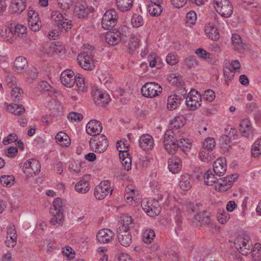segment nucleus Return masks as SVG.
Returning a JSON list of instances; mask_svg holds the SVG:
<instances>
[{
	"instance_id": "nucleus-1",
	"label": "nucleus",
	"mask_w": 261,
	"mask_h": 261,
	"mask_svg": "<svg viewBox=\"0 0 261 261\" xmlns=\"http://www.w3.org/2000/svg\"><path fill=\"white\" fill-rule=\"evenodd\" d=\"M83 47V50L77 56L78 63L83 69L92 70L95 67L93 59L95 53L94 47L90 44H84Z\"/></svg>"
},
{
	"instance_id": "nucleus-2",
	"label": "nucleus",
	"mask_w": 261,
	"mask_h": 261,
	"mask_svg": "<svg viewBox=\"0 0 261 261\" xmlns=\"http://www.w3.org/2000/svg\"><path fill=\"white\" fill-rule=\"evenodd\" d=\"M64 209V205L62 200L60 198H56L53 202V208H51V214L53 218L50 222L53 225L61 224L63 220V211Z\"/></svg>"
},
{
	"instance_id": "nucleus-3",
	"label": "nucleus",
	"mask_w": 261,
	"mask_h": 261,
	"mask_svg": "<svg viewBox=\"0 0 261 261\" xmlns=\"http://www.w3.org/2000/svg\"><path fill=\"white\" fill-rule=\"evenodd\" d=\"M214 7L222 16L229 17L233 12V7L229 0H214Z\"/></svg>"
},
{
	"instance_id": "nucleus-4",
	"label": "nucleus",
	"mask_w": 261,
	"mask_h": 261,
	"mask_svg": "<svg viewBox=\"0 0 261 261\" xmlns=\"http://www.w3.org/2000/svg\"><path fill=\"white\" fill-rule=\"evenodd\" d=\"M118 16L114 9L107 11L103 15L101 24L106 30H110L114 27L117 23Z\"/></svg>"
},
{
	"instance_id": "nucleus-5",
	"label": "nucleus",
	"mask_w": 261,
	"mask_h": 261,
	"mask_svg": "<svg viewBox=\"0 0 261 261\" xmlns=\"http://www.w3.org/2000/svg\"><path fill=\"white\" fill-rule=\"evenodd\" d=\"M141 93L143 96L153 98L162 93V88L155 82H148L145 84L141 88Z\"/></svg>"
},
{
	"instance_id": "nucleus-6",
	"label": "nucleus",
	"mask_w": 261,
	"mask_h": 261,
	"mask_svg": "<svg viewBox=\"0 0 261 261\" xmlns=\"http://www.w3.org/2000/svg\"><path fill=\"white\" fill-rule=\"evenodd\" d=\"M164 146L167 151L171 154L175 153L179 148L174 136V132L167 130L164 135Z\"/></svg>"
},
{
	"instance_id": "nucleus-7",
	"label": "nucleus",
	"mask_w": 261,
	"mask_h": 261,
	"mask_svg": "<svg viewBox=\"0 0 261 261\" xmlns=\"http://www.w3.org/2000/svg\"><path fill=\"white\" fill-rule=\"evenodd\" d=\"M52 20L55 22L54 24L57 26L60 30L67 31L68 28H71V23L65 16L58 11H53L51 15Z\"/></svg>"
},
{
	"instance_id": "nucleus-8",
	"label": "nucleus",
	"mask_w": 261,
	"mask_h": 261,
	"mask_svg": "<svg viewBox=\"0 0 261 261\" xmlns=\"http://www.w3.org/2000/svg\"><path fill=\"white\" fill-rule=\"evenodd\" d=\"M40 168L39 162L37 160L32 159L23 164L22 170L27 176H33L40 172Z\"/></svg>"
},
{
	"instance_id": "nucleus-9",
	"label": "nucleus",
	"mask_w": 261,
	"mask_h": 261,
	"mask_svg": "<svg viewBox=\"0 0 261 261\" xmlns=\"http://www.w3.org/2000/svg\"><path fill=\"white\" fill-rule=\"evenodd\" d=\"M113 190L110 188V182L109 180H104L95 188L94 196L99 200L103 199L108 194L111 195Z\"/></svg>"
},
{
	"instance_id": "nucleus-10",
	"label": "nucleus",
	"mask_w": 261,
	"mask_h": 261,
	"mask_svg": "<svg viewBox=\"0 0 261 261\" xmlns=\"http://www.w3.org/2000/svg\"><path fill=\"white\" fill-rule=\"evenodd\" d=\"M92 95L93 97V100L95 104L100 106H103L107 105L110 100L109 95L97 87L92 89Z\"/></svg>"
},
{
	"instance_id": "nucleus-11",
	"label": "nucleus",
	"mask_w": 261,
	"mask_h": 261,
	"mask_svg": "<svg viewBox=\"0 0 261 261\" xmlns=\"http://www.w3.org/2000/svg\"><path fill=\"white\" fill-rule=\"evenodd\" d=\"M201 95L198 91L191 90L186 98V105L191 110H195L200 106Z\"/></svg>"
},
{
	"instance_id": "nucleus-12",
	"label": "nucleus",
	"mask_w": 261,
	"mask_h": 261,
	"mask_svg": "<svg viewBox=\"0 0 261 261\" xmlns=\"http://www.w3.org/2000/svg\"><path fill=\"white\" fill-rule=\"evenodd\" d=\"M97 139V142L90 144L91 147L95 152L101 153L105 152L108 147V141L106 137L103 135L97 136L95 137Z\"/></svg>"
},
{
	"instance_id": "nucleus-13",
	"label": "nucleus",
	"mask_w": 261,
	"mask_h": 261,
	"mask_svg": "<svg viewBox=\"0 0 261 261\" xmlns=\"http://www.w3.org/2000/svg\"><path fill=\"white\" fill-rule=\"evenodd\" d=\"M114 237V233L111 230L107 228L99 230L96 234L98 242L101 244L111 242Z\"/></svg>"
},
{
	"instance_id": "nucleus-14",
	"label": "nucleus",
	"mask_w": 261,
	"mask_h": 261,
	"mask_svg": "<svg viewBox=\"0 0 261 261\" xmlns=\"http://www.w3.org/2000/svg\"><path fill=\"white\" fill-rule=\"evenodd\" d=\"M74 75V73L72 70H66L63 71L60 75L62 84L67 87H72L75 83Z\"/></svg>"
},
{
	"instance_id": "nucleus-15",
	"label": "nucleus",
	"mask_w": 261,
	"mask_h": 261,
	"mask_svg": "<svg viewBox=\"0 0 261 261\" xmlns=\"http://www.w3.org/2000/svg\"><path fill=\"white\" fill-rule=\"evenodd\" d=\"M123 37V35L117 30H113L107 33L105 36L106 41L111 45H117Z\"/></svg>"
},
{
	"instance_id": "nucleus-16",
	"label": "nucleus",
	"mask_w": 261,
	"mask_h": 261,
	"mask_svg": "<svg viewBox=\"0 0 261 261\" xmlns=\"http://www.w3.org/2000/svg\"><path fill=\"white\" fill-rule=\"evenodd\" d=\"M119 225L117 229V232L129 231L130 228L134 226L133 219L130 216L123 214L120 217Z\"/></svg>"
},
{
	"instance_id": "nucleus-17",
	"label": "nucleus",
	"mask_w": 261,
	"mask_h": 261,
	"mask_svg": "<svg viewBox=\"0 0 261 261\" xmlns=\"http://www.w3.org/2000/svg\"><path fill=\"white\" fill-rule=\"evenodd\" d=\"M28 24L31 30L36 32L39 31L41 27L38 14L35 11H30L28 13Z\"/></svg>"
},
{
	"instance_id": "nucleus-18",
	"label": "nucleus",
	"mask_w": 261,
	"mask_h": 261,
	"mask_svg": "<svg viewBox=\"0 0 261 261\" xmlns=\"http://www.w3.org/2000/svg\"><path fill=\"white\" fill-rule=\"evenodd\" d=\"M102 126L100 121L96 120H90L86 125L87 133L93 136L99 135L101 132Z\"/></svg>"
},
{
	"instance_id": "nucleus-19",
	"label": "nucleus",
	"mask_w": 261,
	"mask_h": 261,
	"mask_svg": "<svg viewBox=\"0 0 261 261\" xmlns=\"http://www.w3.org/2000/svg\"><path fill=\"white\" fill-rule=\"evenodd\" d=\"M213 171L218 176H223L226 171V159L220 158L214 163Z\"/></svg>"
},
{
	"instance_id": "nucleus-20",
	"label": "nucleus",
	"mask_w": 261,
	"mask_h": 261,
	"mask_svg": "<svg viewBox=\"0 0 261 261\" xmlns=\"http://www.w3.org/2000/svg\"><path fill=\"white\" fill-rule=\"evenodd\" d=\"M240 130L243 136L252 138L253 129L250 121L248 119H243L240 124Z\"/></svg>"
},
{
	"instance_id": "nucleus-21",
	"label": "nucleus",
	"mask_w": 261,
	"mask_h": 261,
	"mask_svg": "<svg viewBox=\"0 0 261 261\" xmlns=\"http://www.w3.org/2000/svg\"><path fill=\"white\" fill-rule=\"evenodd\" d=\"M140 146L143 150H150L154 145L152 137L149 134H144L140 138Z\"/></svg>"
},
{
	"instance_id": "nucleus-22",
	"label": "nucleus",
	"mask_w": 261,
	"mask_h": 261,
	"mask_svg": "<svg viewBox=\"0 0 261 261\" xmlns=\"http://www.w3.org/2000/svg\"><path fill=\"white\" fill-rule=\"evenodd\" d=\"M27 0H12L10 8L12 13L21 14L26 8Z\"/></svg>"
},
{
	"instance_id": "nucleus-23",
	"label": "nucleus",
	"mask_w": 261,
	"mask_h": 261,
	"mask_svg": "<svg viewBox=\"0 0 261 261\" xmlns=\"http://www.w3.org/2000/svg\"><path fill=\"white\" fill-rule=\"evenodd\" d=\"M185 98L184 95H172L167 99V108L169 110L175 109L180 103V101Z\"/></svg>"
},
{
	"instance_id": "nucleus-24",
	"label": "nucleus",
	"mask_w": 261,
	"mask_h": 261,
	"mask_svg": "<svg viewBox=\"0 0 261 261\" xmlns=\"http://www.w3.org/2000/svg\"><path fill=\"white\" fill-rule=\"evenodd\" d=\"M15 70L19 73L23 72L28 66V61L23 57H17L14 62Z\"/></svg>"
},
{
	"instance_id": "nucleus-25",
	"label": "nucleus",
	"mask_w": 261,
	"mask_h": 261,
	"mask_svg": "<svg viewBox=\"0 0 261 261\" xmlns=\"http://www.w3.org/2000/svg\"><path fill=\"white\" fill-rule=\"evenodd\" d=\"M117 232L119 243L124 247H127L132 243V235L129 231Z\"/></svg>"
},
{
	"instance_id": "nucleus-26",
	"label": "nucleus",
	"mask_w": 261,
	"mask_h": 261,
	"mask_svg": "<svg viewBox=\"0 0 261 261\" xmlns=\"http://www.w3.org/2000/svg\"><path fill=\"white\" fill-rule=\"evenodd\" d=\"M193 180L189 174L185 173L181 176L179 181L180 189L184 191L190 190L192 186Z\"/></svg>"
},
{
	"instance_id": "nucleus-27",
	"label": "nucleus",
	"mask_w": 261,
	"mask_h": 261,
	"mask_svg": "<svg viewBox=\"0 0 261 261\" xmlns=\"http://www.w3.org/2000/svg\"><path fill=\"white\" fill-rule=\"evenodd\" d=\"M168 168L173 173H177L181 168V160L175 157L172 158L168 160Z\"/></svg>"
},
{
	"instance_id": "nucleus-28",
	"label": "nucleus",
	"mask_w": 261,
	"mask_h": 261,
	"mask_svg": "<svg viewBox=\"0 0 261 261\" xmlns=\"http://www.w3.org/2000/svg\"><path fill=\"white\" fill-rule=\"evenodd\" d=\"M8 31H12L13 36L17 37H22L27 34V28L22 24L16 23H11V29Z\"/></svg>"
},
{
	"instance_id": "nucleus-29",
	"label": "nucleus",
	"mask_w": 261,
	"mask_h": 261,
	"mask_svg": "<svg viewBox=\"0 0 261 261\" xmlns=\"http://www.w3.org/2000/svg\"><path fill=\"white\" fill-rule=\"evenodd\" d=\"M142 208L147 214V215L153 217L158 215L161 210V207L159 206L157 202H154V205L153 204L148 205H145Z\"/></svg>"
},
{
	"instance_id": "nucleus-30",
	"label": "nucleus",
	"mask_w": 261,
	"mask_h": 261,
	"mask_svg": "<svg viewBox=\"0 0 261 261\" xmlns=\"http://www.w3.org/2000/svg\"><path fill=\"white\" fill-rule=\"evenodd\" d=\"M205 33L207 37L212 40H217L220 37L217 29L211 23H208L205 26Z\"/></svg>"
},
{
	"instance_id": "nucleus-31",
	"label": "nucleus",
	"mask_w": 261,
	"mask_h": 261,
	"mask_svg": "<svg viewBox=\"0 0 261 261\" xmlns=\"http://www.w3.org/2000/svg\"><path fill=\"white\" fill-rule=\"evenodd\" d=\"M231 41L235 50L242 53L245 49V44L243 43L240 35L237 34H233L231 37Z\"/></svg>"
},
{
	"instance_id": "nucleus-32",
	"label": "nucleus",
	"mask_w": 261,
	"mask_h": 261,
	"mask_svg": "<svg viewBox=\"0 0 261 261\" xmlns=\"http://www.w3.org/2000/svg\"><path fill=\"white\" fill-rule=\"evenodd\" d=\"M55 138L58 144L61 146L67 147L70 144V139L69 136L63 132L58 133Z\"/></svg>"
},
{
	"instance_id": "nucleus-33",
	"label": "nucleus",
	"mask_w": 261,
	"mask_h": 261,
	"mask_svg": "<svg viewBox=\"0 0 261 261\" xmlns=\"http://www.w3.org/2000/svg\"><path fill=\"white\" fill-rule=\"evenodd\" d=\"M90 189L89 184L88 181L83 179L77 182L75 185V190L76 192L85 194Z\"/></svg>"
},
{
	"instance_id": "nucleus-34",
	"label": "nucleus",
	"mask_w": 261,
	"mask_h": 261,
	"mask_svg": "<svg viewBox=\"0 0 261 261\" xmlns=\"http://www.w3.org/2000/svg\"><path fill=\"white\" fill-rule=\"evenodd\" d=\"M89 12L90 11L88 7L82 5L76 6L75 8V13L79 18H87Z\"/></svg>"
},
{
	"instance_id": "nucleus-35",
	"label": "nucleus",
	"mask_w": 261,
	"mask_h": 261,
	"mask_svg": "<svg viewBox=\"0 0 261 261\" xmlns=\"http://www.w3.org/2000/svg\"><path fill=\"white\" fill-rule=\"evenodd\" d=\"M148 11L149 14L153 17H158L160 16L162 11L163 8L160 4H149L148 6Z\"/></svg>"
},
{
	"instance_id": "nucleus-36",
	"label": "nucleus",
	"mask_w": 261,
	"mask_h": 261,
	"mask_svg": "<svg viewBox=\"0 0 261 261\" xmlns=\"http://www.w3.org/2000/svg\"><path fill=\"white\" fill-rule=\"evenodd\" d=\"M118 8L121 11H127L133 6V0H116Z\"/></svg>"
},
{
	"instance_id": "nucleus-37",
	"label": "nucleus",
	"mask_w": 261,
	"mask_h": 261,
	"mask_svg": "<svg viewBox=\"0 0 261 261\" xmlns=\"http://www.w3.org/2000/svg\"><path fill=\"white\" fill-rule=\"evenodd\" d=\"M203 178L205 184L208 186H212L217 181L219 183V179H218L210 170H208L205 173ZM220 182H221L220 180Z\"/></svg>"
},
{
	"instance_id": "nucleus-38",
	"label": "nucleus",
	"mask_w": 261,
	"mask_h": 261,
	"mask_svg": "<svg viewBox=\"0 0 261 261\" xmlns=\"http://www.w3.org/2000/svg\"><path fill=\"white\" fill-rule=\"evenodd\" d=\"M210 213L207 212L203 211L198 213L195 218L202 225L207 224L210 222Z\"/></svg>"
},
{
	"instance_id": "nucleus-39",
	"label": "nucleus",
	"mask_w": 261,
	"mask_h": 261,
	"mask_svg": "<svg viewBox=\"0 0 261 261\" xmlns=\"http://www.w3.org/2000/svg\"><path fill=\"white\" fill-rule=\"evenodd\" d=\"M7 25H6L1 29L0 34L7 41H9L10 40H11L14 36L12 34V31L9 32L8 31L9 29L10 30L11 29V23L10 24L9 23H7Z\"/></svg>"
},
{
	"instance_id": "nucleus-40",
	"label": "nucleus",
	"mask_w": 261,
	"mask_h": 261,
	"mask_svg": "<svg viewBox=\"0 0 261 261\" xmlns=\"http://www.w3.org/2000/svg\"><path fill=\"white\" fill-rule=\"evenodd\" d=\"M184 118L182 116L175 117L170 124L172 129H177L184 126Z\"/></svg>"
},
{
	"instance_id": "nucleus-41",
	"label": "nucleus",
	"mask_w": 261,
	"mask_h": 261,
	"mask_svg": "<svg viewBox=\"0 0 261 261\" xmlns=\"http://www.w3.org/2000/svg\"><path fill=\"white\" fill-rule=\"evenodd\" d=\"M58 7L63 11L69 10L72 6L74 0H57Z\"/></svg>"
},
{
	"instance_id": "nucleus-42",
	"label": "nucleus",
	"mask_w": 261,
	"mask_h": 261,
	"mask_svg": "<svg viewBox=\"0 0 261 261\" xmlns=\"http://www.w3.org/2000/svg\"><path fill=\"white\" fill-rule=\"evenodd\" d=\"M251 253V255L254 260L260 261L261 260V245L258 243H255Z\"/></svg>"
},
{
	"instance_id": "nucleus-43",
	"label": "nucleus",
	"mask_w": 261,
	"mask_h": 261,
	"mask_svg": "<svg viewBox=\"0 0 261 261\" xmlns=\"http://www.w3.org/2000/svg\"><path fill=\"white\" fill-rule=\"evenodd\" d=\"M176 141L178 144V147L181 149L183 151L185 152L187 149L190 148L191 144L189 143V140L188 139L184 138L175 137Z\"/></svg>"
},
{
	"instance_id": "nucleus-44",
	"label": "nucleus",
	"mask_w": 261,
	"mask_h": 261,
	"mask_svg": "<svg viewBox=\"0 0 261 261\" xmlns=\"http://www.w3.org/2000/svg\"><path fill=\"white\" fill-rule=\"evenodd\" d=\"M237 178L238 175L237 174L227 176L223 178H220L219 180H220L221 182H219V184L221 186L227 185H230Z\"/></svg>"
},
{
	"instance_id": "nucleus-45",
	"label": "nucleus",
	"mask_w": 261,
	"mask_h": 261,
	"mask_svg": "<svg viewBox=\"0 0 261 261\" xmlns=\"http://www.w3.org/2000/svg\"><path fill=\"white\" fill-rule=\"evenodd\" d=\"M155 236L154 230L149 229L146 230L143 233V241L145 243H150L153 240Z\"/></svg>"
},
{
	"instance_id": "nucleus-46",
	"label": "nucleus",
	"mask_w": 261,
	"mask_h": 261,
	"mask_svg": "<svg viewBox=\"0 0 261 261\" xmlns=\"http://www.w3.org/2000/svg\"><path fill=\"white\" fill-rule=\"evenodd\" d=\"M149 66L151 67H156L157 68H161L162 66V63L161 58L158 56H151L149 58Z\"/></svg>"
},
{
	"instance_id": "nucleus-47",
	"label": "nucleus",
	"mask_w": 261,
	"mask_h": 261,
	"mask_svg": "<svg viewBox=\"0 0 261 261\" xmlns=\"http://www.w3.org/2000/svg\"><path fill=\"white\" fill-rule=\"evenodd\" d=\"M14 177L12 175H3L0 178L1 184L3 186L10 187L13 184Z\"/></svg>"
},
{
	"instance_id": "nucleus-48",
	"label": "nucleus",
	"mask_w": 261,
	"mask_h": 261,
	"mask_svg": "<svg viewBox=\"0 0 261 261\" xmlns=\"http://www.w3.org/2000/svg\"><path fill=\"white\" fill-rule=\"evenodd\" d=\"M139 45V39L135 36L132 37L128 44V49L129 53H133Z\"/></svg>"
},
{
	"instance_id": "nucleus-49",
	"label": "nucleus",
	"mask_w": 261,
	"mask_h": 261,
	"mask_svg": "<svg viewBox=\"0 0 261 261\" xmlns=\"http://www.w3.org/2000/svg\"><path fill=\"white\" fill-rule=\"evenodd\" d=\"M123 144L124 145V149H122L119 141L117 142V149L119 151V157L122 160V159L126 158V156H129V154L128 153V151L129 150L128 147L126 146L124 142H123Z\"/></svg>"
},
{
	"instance_id": "nucleus-50",
	"label": "nucleus",
	"mask_w": 261,
	"mask_h": 261,
	"mask_svg": "<svg viewBox=\"0 0 261 261\" xmlns=\"http://www.w3.org/2000/svg\"><path fill=\"white\" fill-rule=\"evenodd\" d=\"M131 22L133 27L138 28L143 25L144 20L141 15L135 14L132 16Z\"/></svg>"
},
{
	"instance_id": "nucleus-51",
	"label": "nucleus",
	"mask_w": 261,
	"mask_h": 261,
	"mask_svg": "<svg viewBox=\"0 0 261 261\" xmlns=\"http://www.w3.org/2000/svg\"><path fill=\"white\" fill-rule=\"evenodd\" d=\"M22 90L18 86L12 88L11 95L15 101H18L22 97Z\"/></svg>"
},
{
	"instance_id": "nucleus-52",
	"label": "nucleus",
	"mask_w": 261,
	"mask_h": 261,
	"mask_svg": "<svg viewBox=\"0 0 261 261\" xmlns=\"http://www.w3.org/2000/svg\"><path fill=\"white\" fill-rule=\"evenodd\" d=\"M258 108V104L255 101H251L248 102L246 106V109L248 112H255V115L258 116H261V111H256Z\"/></svg>"
},
{
	"instance_id": "nucleus-53",
	"label": "nucleus",
	"mask_w": 261,
	"mask_h": 261,
	"mask_svg": "<svg viewBox=\"0 0 261 261\" xmlns=\"http://www.w3.org/2000/svg\"><path fill=\"white\" fill-rule=\"evenodd\" d=\"M10 111L15 115H20L25 112V109L22 105L14 104L10 106Z\"/></svg>"
},
{
	"instance_id": "nucleus-54",
	"label": "nucleus",
	"mask_w": 261,
	"mask_h": 261,
	"mask_svg": "<svg viewBox=\"0 0 261 261\" xmlns=\"http://www.w3.org/2000/svg\"><path fill=\"white\" fill-rule=\"evenodd\" d=\"M215 146V141L213 138H206L203 143V148L207 150H212Z\"/></svg>"
},
{
	"instance_id": "nucleus-55",
	"label": "nucleus",
	"mask_w": 261,
	"mask_h": 261,
	"mask_svg": "<svg viewBox=\"0 0 261 261\" xmlns=\"http://www.w3.org/2000/svg\"><path fill=\"white\" fill-rule=\"evenodd\" d=\"M197 64L198 62L195 56L188 57L185 60V65L188 68L194 67Z\"/></svg>"
},
{
	"instance_id": "nucleus-56",
	"label": "nucleus",
	"mask_w": 261,
	"mask_h": 261,
	"mask_svg": "<svg viewBox=\"0 0 261 261\" xmlns=\"http://www.w3.org/2000/svg\"><path fill=\"white\" fill-rule=\"evenodd\" d=\"M208 151L202 150L200 152L199 156L201 161L208 162L214 159V156L211 154H209Z\"/></svg>"
},
{
	"instance_id": "nucleus-57",
	"label": "nucleus",
	"mask_w": 261,
	"mask_h": 261,
	"mask_svg": "<svg viewBox=\"0 0 261 261\" xmlns=\"http://www.w3.org/2000/svg\"><path fill=\"white\" fill-rule=\"evenodd\" d=\"M6 82L10 88L18 86L16 77L13 76L11 73L7 74L6 77Z\"/></svg>"
},
{
	"instance_id": "nucleus-58",
	"label": "nucleus",
	"mask_w": 261,
	"mask_h": 261,
	"mask_svg": "<svg viewBox=\"0 0 261 261\" xmlns=\"http://www.w3.org/2000/svg\"><path fill=\"white\" fill-rule=\"evenodd\" d=\"M195 53L199 58L204 60L210 58V54L202 48H199L196 49Z\"/></svg>"
},
{
	"instance_id": "nucleus-59",
	"label": "nucleus",
	"mask_w": 261,
	"mask_h": 261,
	"mask_svg": "<svg viewBox=\"0 0 261 261\" xmlns=\"http://www.w3.org/2000/svg\"><path fill=\"white\" fill-rule=\"evenodd\" d=\"M74 77H75V83L76 84V85L79 89L83 90L85 86L84 80L83 76L78 73L76 75H74Z\"/></svg>"
},
{
	"instance_id": "nucleus-60",
	"label": "nucleus",
	"mask_w": 261,
	"mask_h": 261,
	"mask_svg": "<svg viewBox=\"0 0 261 261\" xmlns=\"http://www.w3.org/2000/svg\"><path fill=\"white\" fill-rule=\"evenodd\" d=\"M203 96L206 101H212L215 97V92L211 89H207L204 91Z\"/></svg>"
},
{
	"instance_id": "nucleus-61",
	"label": "nucleus",
	"mask_w": 261,
	"mask_h": 261,
	"mask_svg": "<svg viewBox=\"0 0 261 261\" xmlns=\"http://www.w3.org/2000/svg\"><path fill=\"white\" fill-rule=\"evenodd\" d=\"M166 62L168 64L173 65L178 62V59L176 55L172 54H169L166 57Z\"/></svg>"
},
{
	"instance_id": "nucleus-62",
	"label": "nucleus",
	"mask_w": 261,
	"mask_h": 261,
	"mask_svg": "<svg viewBox=\"0 0 261 261\" xmlns=\"http://www.w3.org/2000/svg\"><path fill=\"white\" fill-rule=\"evenodd\" d=\"M68 118L69 119H70L71 120L73 121H81L83 118V115L79 113L76 112H71L68 115Z\"/></svg>"
},
{
	"instance_id": "nucleus-63",
	"label": "nucleus",
	"mask_w": 261,
	"mask_h": 261,
	"mask_svg": "<svg viewBox=\"0 0 261 261\" xmlns=\"http://www.w3.org/2000/svg\"><path fill=\"white\" fill-rule=\"evenodd\" d=\"M17 136L15 133L10 134L7 137L5 138L3 141L5 145L15 142L17 140Z\"/></svg>"
},
{
	"instance_id": "nucleus-64",
	"label": "nucleus",
	"mask_w": 261,
	"mask_h": 261,
	"mask_svg": "<svg viewBox=\"0 0 261 261\" xmlns=\"http://www.w3.org/2000/svg\"><path fill=\"white\" fill-rule=\"evenodd\" d=\"M122 165L125 170L128 171L130 169L132 161L130 156H126V158L122 159Z\"/></svg>"
}]
</instances>
